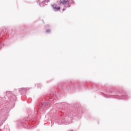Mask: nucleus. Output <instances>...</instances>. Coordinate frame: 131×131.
Returning a JSON list of instances; mask_svg holds the SVG:
<instances>
[{
  "instance_id": "nucleus-1",
  "label": "nucleus",
  "mask_w": 131,
  "mask_h": 131,
  "mask_svg": "<svg viewBox=\"0 0 131 131\" xmlns=\"http://www.w3.org/2000/svg\"><path fill=\"white\" fill-rule=\"evenodd\" d=\"M52 7H53L54 10H55V11H59L61 9L60 7H57V5L55 4L52 5Z\"/></svg>"
},
{
  "instance_id": "nucleus-3",
  "label": "nucleus",
  "mask_w": 131,
  "mask_h": 131,
  "mask_svg": "<svg viewBox=\"0 0 131 131\" xmlns=\"http://www.w3.org/2000/svg\"><path fill=\"white\" fill-rule=\"evenodd\" d=\"M46 32H47V33H49V32H51V30H50V29L47 30Z\"/></svg>"
},
{
  "instance_id": "nucleus-2",
  "label": "nucleus",
  "mask_w": 131,
  "mask_h": 131,
  "mask_svg": "<svg viewBox=\"0 0 131 131\" xmlns=\"http://www.w3.org/2000/svg\"><path fill=\"white\" fill-rule=\"evenodd\" d=\"M68 3V1L67 0H60V4L62 5H66Z\"/></svg>"
}]
</instances>
